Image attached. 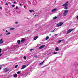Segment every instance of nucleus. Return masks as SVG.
<instances>
[{"instance_id": "nucleus-1", "label": "nucleus", "mask_w": 78, "mask_h": 78, "mask_svg": "<svg viewBox=\"0 0 78 78\" xmlns=\"http://www.w3.org/2000/svg\"><path fill=\"white\" fill-rule=\"evenodd\" d=\"M67 13H68V10H65L64 12L63 13V15L65 16H67Z\"/></svg>"}, {"instance_id": "nucleus-2", "label": "nucleus", "mask_w": 78, "mask_h": 78, "mask_svg": "<svg viewBox=\"0 0 78 78\" xmlns=\"http://www.w3.org/2000/svg\"><path fill=\"white\" fill-rule=\"evenodd\" d=\"M73 30V29H70L68 30L67 32V34H69V33H70L71 31H72Z\"/></svg>"}, {"instance_id": "nucleus-3", "label": "nucleus", "mask_w": 78, "mask_h": 78, "mask_svg": "<svg viewBox=\"0 0 78 78\" xmlns=\"http://www.w3.org/2000/svg\"><path fill=\"white\" fill-rule=\"evenodd\" d=\"M69 3V2H66V3L63 4L62 6H63L64 7H66L68 5V4H67V3Z\"/></svg>"}, {"instance_id": "nucleus-4", "label": "nucleus", "mask_w": 78, "mask_h": 78, "mask_svg": "<svg viewBox=\"0 0 78 78\" xmlns=\"http://www.w3.org/2000/svg\"><path fill=\"white\" fill-rule=\"evenodd\" d=\"M63 24V23L62 22H61L59 24H57V26L58 27H60V26H61Z\"/></svg>"}, {"instance_id": "nucleus-5", "label": "nucleus", "mask_w": 78, "mask_h": 78, "mask_svg": "<svg viewBox=\"0 0 78 78\" xmlns=\"http://www.w3.org/2000/svg\"><path fill=\"white\" fill-rule=\"evenodd\" d=\"M44 47H45V45H44L41 46L40 47L38 48L39 49H42Z\"/></svg>"}, {"instance_id": "nucleus-6", "label": "nucleus", "mask_w": 78, "mask_h": 78, "mask_svg": "<svg viewBox=\"0 0 78 78\" xmlns=\"http://www.w3.org/2000/svg\"><path fill=\"white\" fill-rule=\"evenodd\" d=\"M4 72H8L9 71V70H8V69L7 68H5L4 69Z\"/></svg>"}, {"instance_id": "nucleus-7", "label": "nucleus", "mask_w": 78, "mask_h": 78, "mask_svg": "<svg viewBox=\"0 0 78 78\" xmlns=\"http://www.w3.org/2000/svg\"><path fill=\"white\" fill-rule=\"evenodd\" d=\"M55 11H57V9H52L51 10V12H55Z\"/></svg>"}, {"instance_id": "nucleus-8", "label": "nucleus", "mask_w": 78, "mask_h": 78, "mask_svg": "<svg viewBox=\"0 0 78 78\" xmlns=\"http://www.w3.org/2000/svg\"><path fill=\"white\" fill-rule=\"evenodd\" d=\"M26 67H27L26 65H23L22 66L21 69H25V68Z\"/></svg>"}, {"instance_id": "nucleus-9", "label": "nucleus", "mask_w": 78, "mask_h": 78, "mask_svg": "<svg viewBox=\"0 0 78 78\" xmlns=\"http://www.w3.org/2000/svg\"><path fill=\"white\" fill-rule=\"evenodd\" d=\"M37 38H38V36H35L34 38V40L35 41V40H36V39H37Z\"/></svg>"}, {"instance_id": "nucleus-10", "label": "nucleus", "mask_w": 78, "mask_h": 78, "mask_svg": "<svg viewBox=\"0 0 78 78\" xmlns=\"http://www.w3.org/2000/svg\"><path fill=\"white\" fill-rule=\"evenodd\" d=\"M3 43V39H2L0 40V44H2Z\"/></svg>"}, {"instance_id": "nucleus-11", "label": "nucleus", "mask_w": 78, "mask_h": 78, "mask_svg": "<svg viewBox=\"0 0 78 78\" xmlns=\"http://www.w3.org/2000/svg\"><path fill=\"white\" fill-rule=\"evenodd\" d=\"M29 12H31V13L32 12H34V11L33 10H29Z\"/></svg>"}, {"instance_id": "nucleus-12", "label": "nucleus", "mask_w": 78, "mask_h": 78, "mask_svg": "<svg viewBox=\"0 0 78 78\" xmlns=\"http://www.w3.org/2000/svg\"><path fill=\"white\" fill-rule=\"evenodd\" d=\"M11 34V33L10 32H8L7 33H6L5 34H6V36H8V35H9V34Z\"/></svg>"}, {"instance_id": "nucleus-13", "label": "nucleus", "mask_w": 78, "mask_h": 78, "mask_svg": "<svg viewBox=\"0 0 78 78\" xmlns=\"http://www.w3.org/2000/svg\"><path fill=\"white\" fill-rule=\"evenodd\" d=\"M55 50L56 51H58V50H59V48H58V47H56L55 48Z\"/></svg>"}, {"instance_id": "nucleus-14", "label": "nucleus", "mask_w": 78, "mask_h": 78, "mask_svg": "<svg viewBox=\"0 0 78 78\" xmlns=\"http://www.w3.org/2000/svg\"><path fill=\"white\" fill-rule=\"evenodd\" d=\"M17 43L18 44H20V41L19 40H18Z\"/></svg>"}, {"instance_id": "nucleus-15", "label": "nucleus", "mask_w": 78, "mask_h": 78, "mask_svg": "<svg viewBox=\"0 0 78 78\" xmlns=\"http://www.w3.org/2000/svg\"><path fill=\"white\" fill-rule=\"evenodd\" d=\"M44 60L42 62H41L40 64L39 65H42L44 63Z\"/></svg>"}, {"instance_id": "nucleus-16", "label": "nucleus", "mask_w": 78, "mask_h": 78, "mask_svg": "<svg viewBox=\"0 0 78 78\" xmlns=\"http://www.w3.org/2000/svg\"><path fill=\"white\" fill-rule=\"evenodd\" d=\"M30 62H27V64L26 65V66H28L29 65H30Z\"/></svg>"}, {"instance_id": "nucleus-17", "label": "nucleus", "mask_w": 78, "mask_h": 78, "mask_svg": "<svg viewBox=\"0 0 78 78\" xmlns=\"http://www.w3.org/2000/svg\"><path fill=\"white\" fill-rule=\"evenodd\" d=\"M17 74H15L14 75V77H17Z\"/></svg>"}, {"instance_id": "nucleus-18", "label": "nucleus", "mask_w": 78, "mask_h": 78, "mask_svg": "<svg viewBox=\"0 0 78 78\" xmlns=\"http://www.w3.org/2000/svg\"><path fill=\"white\" fill-rule=\"evenodd\" d=\"M64 41V40H59L58 41V43H60L61 42V41Z\"/></svg>"}, {"instance_id": "nucleus-19", "label": "nucleus", "mask_w": 78, "mask_h": 78, "mask_svg": "<svg viewBox=\"0 0 78 78\" xmlns=\"http://www.w3.org/2000/svg\"><path fill=\"white\" fill-rule=\"evenodd\" d=\"M49 38V37L48 36H47L45 38V40H47Z\"/></svg>"}, {"instance_id": "nucleus-20", "label": "nucleus", "mask_w": 78, "mask_h": 78, "mask_svg": "<svg viewBox=\"0 0 78 78\" xmlns=\"http://www.w3.org/2000/svg\"><path fill=\"white\" fill-rule=\"evenodd\" d=\"M58 53L57 52H53V54H55V55H56Z\"/></svg>"}, {"instance_id": "nucleus-21", "label": "nucleus", "mask_w": 78, "mask_h": 78, "mask_svg": "<svg viewBox=\"0 0 78 78\" xmlns=\"http://www.w3.org/2000/svg\"><path fill=\"white\" fill-rule=\"evenodd\" d=\"M57 18V17L55 16V17H53V19L54 20H55V19H56Z\"/></svg>"}, {"instance_id": "nucleus-22", "label": "nucleus", "mask_w": 78, "mask_h": 78, "mask_svg": "<svg viewBox=\"0 0 78 78\" xmlns=\"http://www.w3.org/2000/svg\"><path fill=\"white\" fill-rule=\"evenodd\" d=\"M68 8H67V7L66 6V7H65V8H64V9H67Z\"/></svg>"}, {"instance_id": "nucleus-23", "label": "nucleus", "mask_w": 78, "mask_h": 78, "mask_svg": "<svg viewBox=\"0 0 78 78\" xmlns=\"http://www.w3.org/2000/svg\"><path fill=\"white\" fill-rule=\"evenodd\" d=\"M20 73V71H18L17 72V74H19Z\"/></svg>"}, {"instance_id": "nucleus-24", "label": "nucleus", "mask_w": 78, "mask_h": 78, "mask_svg": "<svg viewBox=\"0 0 78 78\" xmlns=\"http://www.w3.org/2000/svg\"><path fill=\"white\" fill-rule=\"evenodd\" d=\"M18 66V65H16L15 66V68H17V67Z\"/></svg>"}, {"instance_id": "nucleus-25", "label": "nucleus", "mask_w": 78, "mask_h": 78, "mask_svg": "<svg viewBox=\"0 0 78 78\" xmlns=\"http://www.w3.org/2000/svg\"><path fill=\"white\" fill-rule=\"evenodd\" d=\"M9 30H14V29L13 28H10L9 29Z\"/></svg>"}, {"instance_id": "nucleus-26", "label": "nucleus", "mask_w": 78, "mask_h": 78, "mask_svg": "<svg viewBox=\"0 0 78 78\" xmlns=\"http://www.w3.org/2000/svg\"><path fill=\"white\" fill-rule=\"evenodd\" d=\"M34 57L35 58H37V56L35 55L34 56Z\"/></svg>"}, {"instance_id": "nucleus-27", "label": "nucleus", "mask_w": 78, "mask_h": 78, "mask_svg": "<svg viewBox=\"0 0 78 78\" xmlns=\"http://www.w3.org/2000/svg\"><path fill=\"white\" fill-rule=\"evenodd\" d=\"M26 56H25L23 57V58L25 59H26Z\"/></svg>"}, {"instance_id": "nucleus-28", "label": "nucleus", "mask_w": 78, "mask_h": 78, "mask_svg": "<svg viewBox=\"0 0 78 78\" xmlns=\"http://www.w3.org/2000/svg\"><path fill=\"white\" fill-rule=\"evenodd\" d=\"M2 65H0V69H1V68H2Z\"/></svg>"}, {"instance_id": "nucleus-29", "label": "nucleus", "mask_w": 78, "mask_h": 78, "mask_svg": "<svg viewBox=\"0 0 78 78\" xmlns=\"http://www.w3.org/2000/svg\"><path fill=\"white\" fill-rule=\"evenodd\" d=\"M13 3L14 4H16V2H13Z\"/></svg>"}, {"instance_id": "nucleus-30", "label": "nucleus", "mask_w": 78, "mask_h": 78, "mask_svg": "<svg viewBox=\"0 0 78 78\" xmlns=\"http://www.w3.org/2000/svg\"><path fill=\"white\" fill-rule=\"evenodd\" d=\"M2 51V49H0V54L1 53V51Z\"/></svg>"}, {"instance_id": "nucleus-31", "label": "nucleus", "mask_w": 78, "mask_h": 78, "mask_svg": "<svg viewBox=\"0 0 78 78\" xmlns=\"http://www.w3.org/2000/svg\"><path fill=\"white\" fill-rule=\"evenodd\" d=\"M12 7H14V6H15V5H12Z\"/></svg>"}, {"instance_id": "nucleus-32", "label": "nucleus", "mask_w": 78, "mask_h": 78, "mask_svg": "<svg viewBox=\"0 0 78 78\" xmlns=\"http://www.w3.org/2000/svg\"><path fill=\"white\" fill-rule=\"evenodd\" d=\"M54 31H55V30H53V31H51V32L53 33V32H54Z\"/></svg>"}, {"instance_id": "nucleus-33", "label": "nucleus", "mask_w": 78, "mask_h": 78, "mask_svg": "<svg viewBox=\"0 0 78 78\" xmlns=\"http://www.w3.org/2000/svg\"><path fill=\"white\" fill-rule=\"evenodd\" d=\"M32 50H33V49H30V51H32Z\"/></svg>"}, {"instance_id": "nucleus-34", "label": "nucleus", "mask_w": 78, "mask_h": 78, "mask_svg": "<svg viewBox=\"0 0 78 78\" xmlns=\"http://www.w3.org/2000/svg\"><path fill=\"white\" fill-rule=\"evenodd\" d=\"M16 9H18V7L17 6H16Z\"/></svg>"}, {"instance_id": "nucleus-35", "label": "nucleus", "mask_w": 78, "mask_h": 78, "mask_svg": "<svg viewBox=\"0 0 78 78\" xmlns=\"http://www.w3.org/2000/svg\"><path fill=\"white\" fill-rule=\"evenodd\" d=\"M24 8H25V9H26V6H24Z\"/></svg>"}, {"instance_id": "nucleus-36", "label": "nucleus", "mask_w": 78, "mask_h": 78, "mask_svg": "<svg viewBox=\"0 0 78 78\" xmlns=\"http://www.w3.org/2000/svg\"><path fill=\"white\" fill-rule=\"evenodd\" d=\"M24 41V40H21V42H23V41Z\"/></svg>"}, {"instance_id": "nucleus-37", "label": "nucleus", "mask_w": 78, "mask_h": 78, "mask_svg": "<svg viewBox=\"0 0 78 78\" xmlns=\"http://www.w3.org/2000/svg\"><path fill=\"white\" fill-rule=\"evenodd\" d=\"M8 32V31L7 30H6L5 31V33H7Z\"/></svg>"}, {"instance_id": "nucleus-38", "label": "nucleus", "mask_w": 78, "mask_h": 78, "mask_svg": "<svg viewBox=\"0 0 78 78\" xmlns=\"http://www.w3.org/2000/svg\"><path fill=\"white\" fill-rule=\"evenodd\" d=\"M57 36V34H55V37H56V36Z\"/></svg>"}, {"instance_id": "nucleus-39", "label": "nucleus", "mask_w": 78, "mask_h": 78, "mask_svg": "<svg viewBox=\"0 0 78 78\" xmlns=\"http://www.w3.org/2000/svg\"><path fill=\"white\" fill-rule=\"evenodd\" d=\"M15 23L16 24H17V23H17V22H16V23Z\"/></svg>"}, {"instance_id": "nucleus-40", "label": "nucleus", "mask_w": 78, "mask_h": 78, "mask_svg": "<svg viewBox=\"0 0 78 78\" xmlns=\"http://www.w3.org/2000/svg\"><path fill=\"white\" fill-rule=\"evenodd\" d=\"M76 18L77 19H78V16H77Z\"/></svg>"}, {"instance_id": "nucleus-41", "label": "nucleus", "mask_w": 78, "mask_h": 78, "mask_svg": "<svg viewBox=\"0 0 78 78\" xmlns=\"http://www.w3.org/2000/svg\"><path fill=\"white\" fill-rule=\"evenodd\" d=\"M6 5H8V3H6Z\"/></svg>"}, {"instance_id": "nucleus-42", "label": "nucleus", "mask_w": 78, "mask_h": 78, "mask_svg": "<svg viewBox=\"0 0 78 78\" xmlns=\"http://www.w3.org/2000/svg\"><path fill=\"white\" fill-rule=\"evenodd\" d=\"M33 16H34V17H35V16H36V15L34 16V15H33Z\"/></svg>"}, {"instance_id": "nucleus-43", "label": "nucleus", "mask_w": 78, "mask_h": 78, "mask_svg": "<svg viewBox=\"0 0 78 78\" xmlns=\"http://www.w3.org/2000/svg\"><path fill=\"white\" fill-rule=\"evenodd\" d=\"M0 9H2V7H0Z\"/></svg>"}, {"instance_id": "nucleus-44", "label": "nucleus", "mask_w": 78, "mask_h": 78, "mask_svg": "<svg viewBox=\"0 0 78 78\" xmlns=\"http://www.w3.org/2000/svg\"><path fill=\"white\" fill-rule=\"evenodd\" d=\"M2 56V54H0V56Z\"/></svg>"}, {"instance_id": "nucleus-45", "label": "nucleus", "mask_w": 78, "mask_h": 78, "mask_svg": "<svg viewBox=\"0 0 78 78\" xmlns=\"http://www.w3.org/2000/svg\"><path fill=\"white\" fill-rule=\"evenodd\" d=\"M51 34H49V36H51Z\"/></svg>"}, {"instance_id": "nucleus-46", "label": "nucleus", "mask_w": 78, "mask_h": 78, "mask_svg": "<svg viewBox=\"0 0 78 78\" xmlns=\"http://www.w3.org/2000/svg\"><path fill=\"white\" fill-rule=\"evenodd\" d=\"M30 31V30H28L27 31Z\"/></svg>"}, {"instance_id": "nucleus-47", "label": "nucleus", "mask_w": 78, "mask_h": 78, "mask_svg": "<svg viewBox=\"0 0 78 78\" xmlns=\"http://www.w3.org/2000/svg\"><path fill=\"white\" fill-rule=\"evenodd\" d=\"M2 34L0 35V36H2Z\"/></svg>"}]
</instances>
